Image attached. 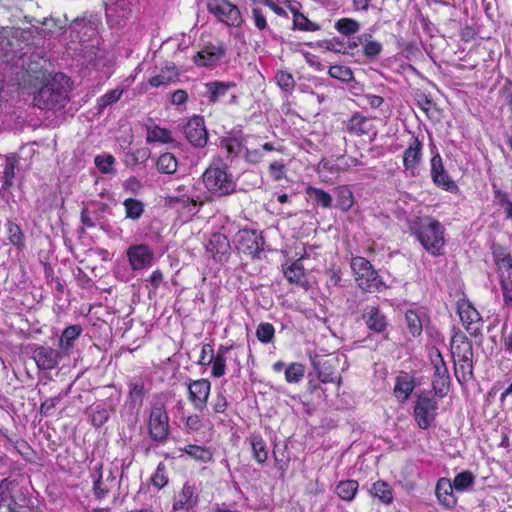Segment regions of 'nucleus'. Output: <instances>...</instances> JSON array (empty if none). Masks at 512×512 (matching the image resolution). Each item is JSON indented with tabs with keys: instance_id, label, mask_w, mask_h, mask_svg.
Segmentation results:
<instances>
[{
	"instance_id": "obj_57",
	"label": "nucleus",
	"mask_w": 512,
	"mask_h": 512,
	"mask_svg": "<svg viewBox=\"0 0 512 512\" xmlns=\"http://www.w3.org/2000/svg\"><path fill=\"white\" fill-rule=\"evenodd\" d=\"M275 334L274 326L271 323L262 322L256 329L257 339L262 343H270Z\"/></svg>"
},
{
	"instance_id": "obj_55",
	"label": "nucleus",
	"mask_w": 512,
	"mask_h": 512,
	"mask_svg": "<svg viewBox=\"0 0 512 512\" xmlns=\"http://www.w3.org/2000/svg\"><path fill=\"white\" fill-rule=\"evenodd\" d=\"M70 388L65 391H61L57 396L46 399L41 403L39 412L41 415H49L56 405L68 395Z\"/></svg>"
},
{
	"instance_id": "obj_20",
	"label": "nucleus",
	"mask_w": 512,
	"mask_h": 512,
	"mask_svg": "<svg viewBox=\"0 0 512 512\" xmlns=\"http://www.w3.org/2000/svg\"><path fill=\"white\" fill-rule=\"evenodd\" d=\"M32 357L39 369L52 370L58 366L61 354L56 349L39 345L33 349Z\"/></svg>"
},
{
	"instance_id": "obj_30",
	"label": "nucleus",
	"mask_w": 512,
	"mask_h": 512,
	"mask_svg": "<svg viewBox=\"0 0 512 512\" xmlns=\"http://www.w3.org/2000/svg\"><path fill=\"white\" fill-rule=\"evenodd\" d=\"M234 82L211 81L205 84L209 93L208 99L211 103L217 102L220 98L226 95L228 90L234 88Z\"/></svg>"
},
{
	"instance_id": "obj_53",
	"label": "nucleus",
	"mask_w": 512,
	"mask_h": 512,
	"mask_svg": "<svg viewBox=\"0 0 512 512\" xmlns=\"http://www.w3.org/2000/svg\"><path fill=\"white\" fill-rule=\"evenodd\" d=\"M405 319L409 332L414 337L419 336L422 333V323L419 315L416 312L409 310L405 314Z\"/></svg>"
},
{
	"instance_id": "obj_11",
	"label": "nucleus",
	"mask_w": 512,
	"mask_h": 512,
	"mask_svg": "<svg viewBox=\"0 0 512 512\" xmlns=\"http://www.w3.org/2000/svg\"><path fill=\"white\" fill-rule=\"evenodd\" d=\"M431 362L434 368L432 387L435 395L442 398L448 392L450 375L439 350H436L435 355L431 356Z\"/></svg>"
},
{
	"instance_id": "obj_24",
	"label": "nucleus",
	"mask_w": 512,
	"mask_h": 512,
	"mask_svg": "<svg viewBox=\"0 0 512 512\" xmlns=\"http://www.w3.org/2000/svg\"><path fill=\"white\" fill-rule=\"evenodd\" d=\"M454 490L448 478H440L436 484L435 493L437 499L446 509H452L457 504V498L453 493Z\"/></svg>"
},
{
	"instance_id": "obj_22",
	"label": "nucleus",
	"mask_w": 512,
	"mask_h": 512,
	"mask_svg": "<svg viewBox=\"0 0 512 512\" xmlns=\"http://www.w3.org/2000/svg\"><path fill=\"white\" fill-rule=\"evenodd\" d=\"M423 144L418 137L412 136L408 147L403 154V165L411 176L415 175V170L420 165L422 159Z\"/></svg>"
},
{
	"instance_id": "obj_9",
	"label": "nucleus",
	"mask_w": 512,
	"mask_h": 512,
	"mask_svg": "<svg viewBox=\"0 0 512 512\" xmlns=\"http://www.w3.org/2000/svg\"><path fill=\"white\" fill-rule=\"evenodd\" d=\"M265 239L260 232L251 229H242L237 233L236 248L238 251L258 257L264 250Z\"/></svg>"
},
{
	"instance_id": "obj_41",
	"label": "nucleus",
	"mask_w": 512,
	"mask_h": 512,
	"mask_svg": "<svg viewBox=\"0 0 512 512\" xmlns=\"http://www.w3.org/2000/svg\"><path fill=\"white\" fill-rule=\"evenodd\" d=\"M371 38L372 36L370 34H363L358 36L359 42L363 43V52L368 58H374L378 56L382 51L381 43L372 41Z\"/></svg>"
},
{
	"instance_id": "obj_19",
	"label": "nucleus",
	"mask_w": 512,
	"mask_h": 512,
	"mask_svg": "<svg viewBox=\"0 0 512 512\" xmlns=\"http://www.w3.org/2000/svg\"><path fill=\"white\" fill-rule=\"evenodd\" d=\"M226 53V47L222 42L217 44L209 43L199 51L193 60L199 67L215 65Z\"/></svg>"
},
{
	"instance_id": "obj_37",
	"label": "nucleus",
	"mask_w": 512,
	"mask_h": 512,
	"mask_svg": "<svg viewBox=\"0 0 512 512\" xmlns=\"http://www.w3.org/2000/svg\"><path fill=\"white\" fill-rule=\"evenodd\" d=\"M413 389V381L408 377V375L397 377L394 392L398 398H401L402 401H406Z\"/></svg>"
},
{
	"instance_id": "obj_54",
	"label": "nucleus",
	"mask_w": 512,
	"mask_h": 512,
	"mask_svg": "<svg viewBox=\"0 0 512 512\" xmlns=\"http://www.w3.org/2000/svg\"><path fill=\"white\" fill-rule=\"evenodd\" d=\"M293 29L302 31H317L320 29V26L309 20L302 13H295V19H293Z\"/></svg>"
},
{
	"instance_id": "obj_50",
	"label": "nucleus",
	"mask_w": 512,
	"mask_h": 512,
	"mask_svg": "<svg viewBox=\"0 0 512 512\" xmlns=\"http://www.w3.org/2000/svg\"><path fill=\"white\" fill-rule=\"evenodd\" d=\"M122 93L123 90L113 89L100 97L97 102L98 113H101L107 106L116 103L121 98Z\"/></svg>"
},
{
	"instance_id": "obj_31",
	"label": "nucleus",
	"mask_w": 512,
	"mask_h": 512,
	"mask_svg": "<svg viewBox=\"0 0 512 512\" xmlns=\"http://www.w3.org/2000/svg\"><path fill=\"white\" fill-rule=\"evenodd\" d=\"M5 158L6 163L3 171V184L1 187L2 190H8L13 185V180L15 178V168L19 161L17 154H9Z\"/></svg>"
},
{
	"instance_id": "obj_33",
	"label": "nucleus",
	"mask_w": 512,
	"mask_h": 512,
	"mask_svg": "<svg viewBox=\"0 0 512 512\" xmlns=\"http://www.w3.org/2000/svg\"><path fill=\"white\" fill-rule=\"evenodd\" d=\"M370 493L373 497L378 498L381 503L386 505L390 504L393 500L391 487L382 480H378L372 485Z\"/></svg>"
},
{
	"instance_id": "obj_42",
	"label": "nucleus",
	"mask_w": 512,
	"mask_h": 512,
	"mask_svg": "<svg viewBox=\"0 0 512 512\" xmlns=\"http://www.w3.org/2000/svg\"><path fill=\"white\" fill-rule=\"evenodd\" d=\"M360 27V23L352 18H341L335 23V29L343 36L354 35Z\"/></svg>"
},
{
	"instance_id": "obj_26",
	"label": "nucleus",
	"mask_w": 512,
	"mask_h": 512,
	"mask_svg": "<svg viewBox=\"0 0 512 512\" xmlns=\"http://www.w3.org/2000/svg\"><path fill=\"white\" fill-rule=\"evenodd\" d=\"M203 354H209L207 364L212 365L211 375L214 378H220L225 374L226 357L214 354V349L211 344H203Z\"/></svg>"
},
{
	"instance_id": "obj_47",
	"label": "nucleus",
	"mask_w": 512,
	"mask_h": 512,
	"mask_svg": "<svg viewBox=\"0 0 512 512\" xmlns=\"http://www.w3.org/2000/svg\"><path fill=\"white\" fill-rule=\"evenodd\" d=\"M304 365L298 362L291 363L285 369V379L288 383H298L304 377Z\"/></svg>"
},
{
	"instance_id": "obj_51",
	"label": "nucleus",
	"mask_w": 512,
	"mask_h": 512,
	"mask_svg": "<svg viewBox=\"0 0 512 512\" xmlns=\"http://www.w3.org/2000/svg\"><path fill=\"white\" fill-rule=\"evenodd\" d=\"M329 75L341 82L348 83L353 80V72L349 67L343 65H334L329 68Z\"/></svg>"
},
{
	"instance_id": "obj_45",
	"label": "nucleus",
	"mask_w": 512,
	"mask_h": 512,
	"mask_svg": "<svg viewBox=\"0 0 512 512\" xmlns=\"http://www.w3.org/2000/svg\"><path fill=\"white\" fill-rule=\"evenodd\" d=\"M451 351L458 362H467L473 358L472 343L451 345Z\"/></svg>"
},
{
	"instance_id": "obj_25",
	"label": "nucleus",
	"mask_w": 512,
	"mask_h": 512,
	"mask_svg": "<svg viewBox=\"0 0 512 512\" xmlns=\"http://www.w3.org/2000/svg\"><path fill=\"white\" fill-rule=\"evenodd\" d=\"M110 411H114V406L107 403L93 404L86 409V414L92 426L99 428L109 419Z\"/></svg>"
},
{
	"instance_id": "obj_52",
	"label": "nucleus",
	"mask_w": 512,
	"mask_h": 512,
	"mask_svg": "<svg viewBox=\"0 0 512 512\" xmlns=\"http://www.w3.org/2000/svg\"><path fill=\"white\" fill-rule=\"evenodd\" d=\"M455 375L459 381H467L473 376V362L472 359L467 362H458L455 360Z\"/></svg>"
},
{
	"instance_id": "obj_40",
	"label": "nucleus",
	"mask_w": 512,
	"mask_h": 512,
	"mask_svg": "<svg viewBox=\"0 0 512 512\" xmlns=\"http://www.w3.org/2000/svg\"><path fill=\"white\" fill-rule=\"evenodd\" d=\"M184 452L191 458L203 463H208L213 459V453L209 448L198 445H187L184 448Z\"/></svg>"
},
{
	"instance_id": "obj_27",
	"label": "nucleus",
	"mask_w": 512,
	"mask_h": 512,
	"mask_svg": "<svg viewBox=\"0 0 512 512\" xmlns=\"http://www.w3.org/2000/svg\"><path fill=\"white\" fill-rule=\"evenodd\" d=\"M247 441L252 450V457L258 464H264L268 459V448L264 439L258 434H251Z\"/></svg>"
},
{
	"instance_id": "obj_1",
	"label": "nucleus",
	"mask_w": 512,
	"mask_h": 512,
	"mask_svg": "<svg viewBox=\"0 0 512 512\" xmlns=\"http://www.w3.org/2000/svg\"><path fill=\"white\" fill-rule=\"evenodd\" d=\"M202 181L207 191L214 198L232 195L237 190L236 181L224 160L214 158L202 174Z\"/></svg>"
},
{
	"instance_id": "obj_63",
	"label": "nucleus",
	"mask_w": 512,
	"mask_h": 512,
	"mask_svg": "<svg viewBox=\"0 0 512 512\" xmlns=\"http://www.w3.org/2000/svg\"><path fill=\"white\" fill-rule=\"evenodd\" d=\"M269 171L272 177L279 181L284 178L285 176V165L281 162H272L269 166Z\"/></svg>"
},
{
	"instance_id": "obj_6",
	"label": "nucleus",
	"mask_w": 512,
	"mask_h": 512,
	"mask_svg": "<svg viewBox=\"0 0 512 512\" xmlns=\"http://www.w3.org/2000/svg\"><path fill=\"white\" fill-rule=\"evenodd\" d=\"M311 364L317 373L318 380L324 384L336 383L340 385L342 377L337 372L340 358L335 354L314 355L310 357Z\"/></svg>"
},
{
	"instance_id": "obj_23",
	"label": "nucleus",
	"mask_w": 512,
	"mask_h": 512,
	"mask_svg": "<svg viewBox=\"0 0 512 512\" xmlns=\"http://www.w3.org/2000/svg\"><path fill=\"white\" fill-rule=\"evenodd\" d=\"M367 328L375 333L385 332L388 322L386 316L376 306H367L362 315Z\"/></svg>"
},
{
	"instance_id": "obj_44",
	"label": "nucleus",
	"mask_w": 512,
	"mask_h": 512,
	"mask_svg": "<svg viewBox=\"0 0 512 512\" xmlns=\"http://www.w3.org/2000/svg\"><path fill=\"white\" fill-rule=\"evenodd\" d=\"M475 477L470 471H463L457 474L453 480L452 486L458 491L462 492L467 490L470 486L474 484Z\"/></svg>"
},
{
	"instance_id": "obj_3",
	"label": "nucleus",
	"mask_w": 512,
	"mask_h": 512,
	"mask_svg": "<svg viewBox=\"0 0 512 512\" xmlns=\"http://www.w3.org/2000/svg\"><path fill=\"white\" fill-rule=\"evenodd\" d=\"M443 226L437 220L420 221L414 234L421 245L432 255H439L444 245Z\"/></svg>"
},
{
	"instance_id": "obj_59",
	"label": "nucleus",
	"mask_w": 512,
	"mask_h": 512,
	"mask_svg": "<svg viewBox=\"0 0 512 512\" xmlns=\"http://www.w3.org/2000/svg\"><path fill=\"white\" fill-rule=\"evenodd\" d=\"M496 266L500 283H503V281L512 282V258H507V260L500 262Z\"/></svg>"
},
{
	"instance_id": "obj_7",
	"label": "nucleus",
	"mask_w": 512,
	"mask_h": 512,
	"mask_svg": "<svg viewBox=\"0 0 512 512\" xmlns=\"http://www.w3.org/2000/svg\"><path fill=\"white\" fill-rule=\"evenodd\" d=\"M117 468L115 471L109 469L106 474L103 471V464L97 463L92 472L93 479L92 492L96 500L101 501L106 498L110 492L120 488V481L116 477Z\"/></svg>"
},
{
	"instance_id": "obj_46",
	"label": "nucleus",
	"mask_w": 512,
	"mask_h": 512,
	"mask_svg": "<svg viewBox=\"0 0 512 512\" xmlns=\"http://www.w3.org/2000/svg\"><path fill=\"white\" fill-rule=\"evenodd\" d=\"M284 275L291 283H299L304 276V267L300 259L294 261L290 266L284 269Z\"/></svg>"
},
{
	"instance_id": "obj_18",
	"label": "nucleus",
	"mask_w": 512,
	"mask_h": 512,
	"mask_svg": "<svg viewBox=\"0 0 512 512\" xmlns=\"http://www.w3.org/2000/svg\"><path fill=\"white\" fill-rule=\"evenodd\" d=\"M206 251L210 253L216 262L228 261L231 255V245L226 235L213 233L206 245Z\"/></svg>"
},
{
	"instance_id": "obj_2",
	"label": "nucleus",
	"mask_w": 512,
	"mask_h": 512,
	"mask_svg": "<svg viewBox=\"0 0 512 512\" xmlns=\"http://www.w3.org/2000/svg\"><path fill=\"white\" fill-rule=\"evenodd\" d=\"M61 80L67 81L66 76L56 74L53 79L47 81L34 96V106L42 110L64 106L67 99V90L61 85Z\"/></svg>"
},
{
	"instance_id": "obj_36",
	"label": "nucleus",
	"mask_w": 512,
	"mask_h": 512,
	"mask_svg": "<svg viewBox=\"0 0 512 512\" xmlns=\"http://www.w3.org/2000/svg\"><path fill=\"white\" fill-rule=\"evenodd\" d=\"M157 169L163 174H174L177 171L178 161L174 154L164 153L160 155L156 163Z\"/></svg>"
},
{
	"instance_id": "obj_62",
	"label": "nucleus",
	"mask_w": 512,
	"mask_h": 512,
	"mask_svg": "<svg viewBox=\"0 0 512 512\" xmlns=\"http://www.w3.org/2000/svg\"><path fill=\"white\" fill-rule=\"evenodd\" d=\"M491 251L496 265L499 264L500 262L507 260V258H512L507 249L498 243L494 242L491 245Z\"/></svg>"
},
{
	"instance_id": "obj_38",
	"label": "nucleus",
	"mask_w": 512,
	"mask_h": 512,
	"mask_svg": "<svg viewBox=\"0 0 512 512\" xmlns=\"http://www.w3.org/2000/svg\"><path fill=\"white\" fill-rule=\"evenodd\" d=\"M336 207L343 212H347L353 205V194L347 186L336 188Z\"/></svg>"
},
{
	"instance_id": "obj_21",
	"label": "nucleus",
	"mask_w": 512,
	"mask_h": 512,
	"mask_svg": "<svg viewBox=\"0 0 512 512\" xmlns=\"http://www.w3.org/2000/svg\"><path fill=\"white\" fill-rule=\"evenodd\" d=\"M199 501V494L195 485L186 482L182 490L174 498L173 510L190 511L195 508Z\"/></svg>"
},
{
	"instance_id": "obj_16",
	"label": "nucleus",
	"mask_w": 512,
	"mask_h": 512,
	"mask_svg": "<svg viewBox=\"0 0 512 512\" xmlns=\"http://www.w3.org/2000/svg\"><path fill=\"white\" fill-rule=\"evenodd\" d=\"M134 0H116L106 8V17L112 27H121L132 15Z\"/></svg>"
},
{
	"instance_id": "obj_29",
	"label": "nucleus",
	"mask_w": 512,
	"mask_h": 512,
	"mask_svg": "<svg viewBox=\"0 0 512 512\" xmlns=\"http://www.w3.org/2000/svg\"><path fill=\"white\" fill-rule=\"evenodd\" d=\"M178 71L174 64L162 68L160 73L151 77L149 83L152 87L167 86L178 79Z\"/></svg>"
},
{
	"instance_id": "obj_49",
	"label": "nucleus",
	"mask_w": 512,
	"mask_h": 512,
	"mask_svg": "<svg viewBox=\"0 0 512 512\" xmlns=\"http://www.w3.org/2000/svg\"><path fill=\"white\" fill-rule=\"evenodd\" d=\"M147 141L148 142L158 141V142H162V143H172L174 140H173V137L169 130L155 126L152 129H148Z\"/></svg>"
},
{
	"instance_id": "obj_12",
	"label": "nucleus",
	"mask_w": 512,
	"mask_h": 512,
	"mask_svg": "<svg viewBox=\"0 0 512 512\" xmlns=\"http://www.w3.org/2000/svg\"><path fill=\"white\" fill-rule=\"evenodd\" d=\"M183 129L186 139L192 146L203 148L207 145L208 131L202 116H192L184 125Z\"/></svg>"
},
{
	"instance_id": "obj_34",
	"label": "nucleus",
	"mask_w": 512,
	"mask_h": 512,
	"mask_svg": "<svg viewBox=\"0 0 512 512\" xmlns=\"http://www.w3.org/2000/svg\"><path fill=\"white\" fill-rule=\"evenodd\" d=\"M305 191H306V194L318 206H321L322 208H325V209L332 207L333 198L328 192L324 191L323 189L316 188L313 186H308Z\"/></svg>"
},
{
	"instance_id": "obj_8",
	"label": "nucleus",
	"mask_w": 512,
	"mask_h": 512,
	"mask_svg": "<svg viewBox=\"0 0 512 512\" xmlns=\"http://www.w3.org/2000/svg\"><path fill=\"white\" fill-rule=\"evenodd\" d=\"M148 430L153 441L159 443L166 441L169 434V418L162 405H154L151 408Z\"/></svg>"
},
{
	"instance_id": "obj_64",
	"label": "nucleus",
	"mask_w": 512,
	"mask_h": 512,
	"mask_svg": "<svg viewBox=\"0 0 512 512\" xmlns=\"http://www.w3.org/2000/svg\"><path fill=\"white\" fill-rule=\"evenodd\" d=\"M500 286L505 305L512 308V282L503 281Z\"/></svg>"
},
{
	"instance_id": "obj_13",
	"label": "nucleus",
	"mask_w": 512,
	"mask_h": 512,
	"mask_svg": "<svg viewBox=\"0 0 512 512\" xmlns=\"http://www.w3.org/2000/svg\"><path fill=\"white\" fill-rule=\"evenodd\" d=\"M458 314L460 320L465 327L466 331L472 337L482 336L481 334V321L480 313L468 301L458 303Z\"/></svg>"
},
{
	"instance_id": "obj_43",
	"label": "nucleus",
	"mask_w": 512,
	"mask_h": 512,
	"mask_svg": "<svg viewBox=\"0 0 512 512\" xmlns=\"http://www.w3.org/2000/svg\"><path fill=\"white\" fill-rule=\"evenodd\" d=\"M98 170L103 174H115L114 168L115 158L110 154L97 155L94 159Z\"/></svg>"
},
{
	"instance_id": "obj_4",
	"label": "nucleus",
	"mask_w": 512,
	"mask_h": 512,
	"mask_svg": "<svg viewBox=\"0 0 512 512\" xmlns=\"http://www.w3.org/2000/svg\"><path fill=\"white\" fill-rule=\"evenodd\" d=\"M358 286L365 291H381L385 284L372 264L364 257H354L351 261Z\"/></svg>"
},
{
	"instance_id": "obj_61",
	"label": "nucleus",
	"mask_w": 512,
	"mask_h": 512,
	"mask_svg": "<svg viewBox=\"0 0 512 512\" xmlns=\"http://www.w3.org/2000/svg\"><path fill=\"white\" fill-rule=\"evenodd\" d=\"M9 485L10 482L8 479H3L0 481V510L5 509L6 511L7 505H9L13 499L9 492Z\"/></svg>"
},
{
	"instance_id": "obj_28",
	"label": "nucleus",
	"mask_w": 512,
	"mask_h": 512,
	"mask_svg": "<svg viewBox=\"0 0 512 512\" xmlns=\"http://www.w3.org/2000/svg\"><path fill=\"white\" fill-rule=\"evenodd\" d=\"M81 333L82 327L80 325H71L66 327L59 338L60 349L68 354L74 347V343Z\"/></svg>"
},
{
	"instance_id": "obj_17",
	"label": "nucleus",
	"mask_w": 512,
	"mask_h": 512,
	"mask_svg": "<svg viewBox=\"0 0 512 512\" xmlns=\"http://www.w3.org/2000/svg\"><path fill=\"white\" fill-rule=\"evenodd\" d=\"M431 178L436 186L446 191L456 192L458 190V186L445 170L439 153L433 155L431 159Z\"/></svg>"
},
{
	"instance_id": "obj_14",
	"label": "nucleus",
	"mask_w": 512,
	"mask_h": 512,
	"mask_svg": "<svg viewBox=\"0 0 512 512\" xmlns=\"http://www.w3.org/2000/svg\"><path fill=\"white\" fill-rule=\"evenodd\" d=\"M211 383L207 379L191 380L188 384L189 400L198 411H203L210 395Z\"/></svg>"
},
{
	"instance_id": "obj_58",
	"label": "nucleus",
	"mask_w": 512,
	"mask_h": 512,
	"mask_svg": "<svg viewBox=\"0 0 512 512\" xmlns=\"http://www.w3.org/2000/svg\"><path fill=\"white\" fill-rule=\"evenodd\" d=\"M144 396L143 382H136L130 384L129 399L133 406L141 405Z\"/></svg>"
},
{
	"instance_id": "obj_56",
	"label": "nucleus",
	"mask_w": 512,
	"mask_h": 512,
	"mask_svg": "<svg viewBox=\"0 0 512 512\" xmlns=\"http://www.w3.org/2000/svg\"><path fill=\"white\" fill-rule=\"evenodd\" d=\"M275 79L279 87L285 92H291L295 88V80L291 73L287 71H278Z\"/></svg>"
},
{
	"instance_id": "obj_10",
	"label": "nucleus",
	"mask_w": 512,
	"mask_h": 512,
	"mask_svg": "<svg viewBox=\"0 0 512 512\" xmlns=\"http://www.w3.org/2000/svg\"><path fill=\"white\" fill-rule=\"evenodd\" d=\"M207 9L220 21L225 22L230 26L238 27L242 23L239 8L228 0H223L221 3L217 0H209L207 3Z\"/></svg>"
},
{
	"instance_id": "obj_32",
	"label": "nucleus",
	"mask_w": 512,
	"mask_h": 512,
	"mask_svg": "<svg viewBox=\"0 0 512 512\" xmlns=\"http://www.w3.org/2000/svg\"><path fill=\"white\" fill-rule=\"evenodd\" d=\"M347 130L355 135L367 134L370 130V120L358 113H355L347 122Z\"/></svg>"
},
{
	"instance_id": "obj_5",
	"label": "nucleus",
	"mask_w": 512,
	"mask_h": 512,
	"mask_svg": "<svg viewBox=\"0 0 512 512\" xmlns=\"http://www.w3.org/2000/svg\"><path fill=\"white\" fill-rule=\"evenodd\" d=\"M438 402L431 392H421L416 395L413 406V417L420 429H428L435 421Z\"/></svg>"
},
{
	"instance_id": "obj_15",
	"label": "nucleus",
	"mask_w": 512,
	"mask_h": 512,
	"mask_svg": "<svg viewBox=\"0 0 512 512\" xmlns=\"http://www.w3.org/2000/svg\"><path fill=\"white\" fill-rule=\"evenodd\" d=\"M129 264L133 270L150 267L154 260L153 250L146 244H134L127 249Z\"/></svg>"
},
{
	"instance_id": "obj_60",
	"label": "nucleus",
	"mask_w": 512,
	"mask_h": 512,
	"mask_svg": "<svg viewBox=\"0 0 512 512\" xmlns=\"http://www.w3.org/2000/svg\"><path fill=\"white\" fill-rule=\"evenodd\" d=\"M80 218L82 224L87 228L95 227L97 224H100L101 220L97 212H91L87 208L82 209Z\"/></svg>"
},
{
	"instance_id": "obj_39",
	"label": "nucleus",
	"mask_w": 512,
	"mask_h": 512,
	"mask_svg": "<svg viewBox=\"0 0 512 512\" xmlns=\"http://www.w3.org/2000/svg\"><path fill=\"white\" fill-rule=\"evenodd\" d=\"M126 218L138 220L144 213V203L135 198H128L123 202Z\"/></svg>"
},
{
	"instance_id": "obj_48",
	"label": "nucleus",
	"mask_w": 512,
	"mask_h": 512,
	"mask_svg": "<svg viewBox=\"0 0 512 512\" xmlns=\"http://www.w3.org/2000/svg\"><path fill=\"white\" fill-rule=\"evenodd\" d=\"M6 228H7L9 241L17 247H23L24 246V234H23L20 226L11 220H8L6 223Z\"/></svg>"
},
{
	"instance_id": "obj_35",
	"label": "nucleus",
	"mask_w": 512,
	"mask_h": 512,
	"mask_svg": "<svg viewBox=\"0 0 512 512\" xmlns=\"http://www.w3.org/2000/svg\"><path fill=\"white\" fill-rule=\"evenodd\" d=\"M359 484L356 480L340 481L336 486V494L345 501H352L355 498Z\"/></svg>"
}]
</instances>
